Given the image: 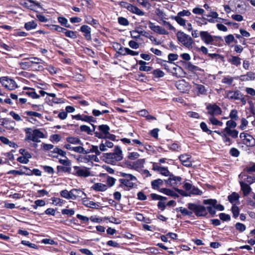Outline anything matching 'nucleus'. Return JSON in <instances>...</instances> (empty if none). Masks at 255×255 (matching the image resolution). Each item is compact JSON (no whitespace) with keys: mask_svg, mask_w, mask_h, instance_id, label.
<instances>
[{"mask_svg":"<svg viewBox=\"0 0 255 255\" xmlns=\"http://www.w3.org/2000/svg\"><path fill=\"white\" fill-rule=\"evenodd\" d=\"M104 157L107 163L115 164L117 161L122 160L123 152L121 148L117 146L115 147L114 152L105 153Z\"/></svg>","mask_w":255,"mask_h":255,"instance_id":"nucleus-1","label":"nucleus"},{"mask_svg":"<svg viewBox=\"0 0 255 255\" xmlns=\"http://www.w3.org/2000/svg\"><path fill=\"white\" fill-rule=\"evenodd\" d=\"M120 175L123 178L119 179L120 182V187L125 186L127 188L126 190H129L133 187L134 183L133 181H136L137 179L136 177L131 174H128L125 172H120Z\"/></svg>","mask_w":255,"mask_h":255,"instance_id":"nucleus-2","label":"nucleus"},{"mask_svg":"<svg viewBox=\"0 0 255 255\" xmlns=\"http://www.w3.org/2000/svg\"><path fill=\"white\" fill-rule=\"evenodd\" d=\"M25 130L26 139L35 142H40V138H43L45 137L44 134L38 129L32 130L31 128H26Z\"/></svg>","mask_w":255,"mask_h":255,"instance_id":"nucleus-3","label":"nucleus"},{"mask_svg":"<svg viewBox=\"0 0 255 255\" xmlns=\"http://www.w3.org/2000/svg\"><path fill=\"white\" fill-rule=\"evenodd\" d=\"M200 36L202 41L206 45H215L216 39H221L220 36L212 35L207 31H200Z\"/></svg>","mask_w":255,"mask_h":255,"instance_id":"nucleus-4","label":"nucleus"},{"mask_svg":"<svg viewBox=\"0 0 255 255\" xmlns=\"http://www.w3.org/2000/svg\"><path fill=\"white\" fill-rule=\"evenodd\" d=\"M176 35L178 41L184 46L188 48L192 47L193 40L189 35L182 31H178Z\"/></svg>","mask_w":255,"mask_h":255,"instance_id":"nucleus-5","label":"nucleus"},{"mask_svg":"<svg viewBox=\"0 0 255 255\" xmlns=\"http://www.w3.org/2000/svg\"><path fill=\"white\" fill-rule=\"evenodd\" d=\"M187 207L198 217L205 216L207 215L206 208L202 205L190 203L187 204Z\"/></svg>","mask_w":255,"mask_h":255,"instance_id":"nucleus-6","label":"nucleus"},{"mask_svg":"<svg viewBox=\"0 0 255 255\" xmlns=\"http://www.w3.org/2000/svg\"><path fill=\"white\" fill-rule=\"evenodd\" d=\"M236 121L230 120L226 122L227 127L225 128V131L233 138H236L239 134V131L234 129L237 127Z\"/></svg>","mask_w":255,"mask_h":255,"instance_id":"nucleus-7","label":"nucleus"},{"mask_svg":"<svg viewBox=\"0 0 255 255\" xmlns=\"http://www.w3.org/2000/svg\"><path fill=\"white\" fill-rule=\"evenodd\" d=\"M73 174L79 177L86 178L92 175L90 168L85 166H74Z\"/></svg>","mask_w":255,"mask_h":255,"instance_id":"nucleus-8","label":"nucleus"},{"mask_svg":"<svg viewBox=\"0 0 255 255\" xmlns=\"http://www.w3.org/2000/svg\"><path fill=\"white\" fill-rule=\"evenodd\" d=\"M0 82L5 89L8 90H12L16 88L15 81L8 76L0 77Z\"/></svg>","mask_w":255,"mask_h":255,"instance_id":"nucleus-9","label":"nucleus"},{"mask_svg":"<svg viewBox=\"0 0 255 255\" xmlns=\"http://www.w3.org/2000/svg\"><path fill=\"white\" fill-rule=\"evenodd\" d=\"M240 137L242 139L244 144L248 146H253L255 145V139L251 135L242 132L240 134Z\"/></svg>","mask_w":255,"mask_h":255,"instance_id":"nucleus-10","label":"nucleus"},{"mask_svg":"<svg viewBox=\"0 0 255 255\" xmlns=\"http://www.w3.org/2000/svg\"><path fill=\"white\" fill-rule=\"evenodd\" d=\"M176 87L181 92L186 93L191 89V86L185 80H180L175 83Z\"/></svg>","mask_w":255,"mask_h":255,"instance_id":"nucleus-11","label":"nucleus"},{"mask_svg":"<svg viewBox=\"0 0 255 255\" xmlns=\"http://www.w3.org/2000/svg\"><path fill=\"white\" fill-rule=\"evenodd\" d=\"M207 109L208 110V114L211 116L219 115L222 113L221 109L215 104H209L207 106Z\"/></svg>","mask_w":255,"mask_h":255,"instance_id":"nucleus-12","label":"nucleus"},{"mask_svg":"<svg viewBox=\"0 0 255 255\" xmlns=\"http://www.w3.org/2000/svg\"><path fill=\"white\" fill-rule=\"evenodd\" d=\"M204 203L205 204H209L211 206H208L206 209L207 211V212H208L211 215H214L216 213V209L215 207V206L216 205L217 203V201L216 200L213 199H208V200H205L204 201Z\"/></svg>","mask_w":255,"mask_h":255,"instance_id":"nucleus-13","label":"nucleus"},{"mask_svg":"<svg viewBox=\"0 0 255 255\" xmlns=\"http://www.w3.org/2000/svg\"><path fill=\"white\" fill-rule=\"evenodd\" d=\"M226 95V97L230 100H238L242 96V93L239 90L227 91Z\"/></svg>","mask_w":255,"mask_h":255,"instance_id":"nucleus-14","label":"nucleus"},{"mask_svg":"<svg viewBox=\"0 0 255 255\" xmlns=\"http://www.w3.org/2000/svg\"><path fill=\"white\" fill-rule=\"evenodd\" d=\"M123 3L127 5L126 7L130 12L139 16H142L144 14V12L137 7L125 2Z\"/></svg>","mask_w":255,"mask_h":255,"instance_id":"nucleus-15","label":"nucleus"},{"mask_svg":"<svg viewBox=\"0 0 255 255\" xmlns=\"http://www.w3.org/2000/svg\"><path fill=\"white\" fill-rule=\"evenodd\" d=\"M179 158L182 164L187 167H190L192 165L191 156L188 154L181 155Z\"/></svg>","mask_w":255,"mask_h":255,"instance_id":"nucleus-16","label":"nucleus"},{"mask_svg":"<svg viewBox=\"0 0 255 255\" xmlns=\"http://www.w3.org/2000/svg\"><path fill=\"white\" fill-rule=\"evenodd\" d=\"M169 176V178L165 181L167 184H170L172 186H174L180 183L181 180L180 177L175 176L173 175H170Z\"/></svg>","mask_w":255,"mask_h":255,"instance_id":"nucleus-17","label":"nucleus"},{"mask_svg":"<svg viewBox=\"0 0 255 255\" xmlns=\"http://www.w3.org/2000/svg\"><path fill=\"white\" fill-rule=\"evenodd\" d=\"M80 30L84 33V35L87 40H91V29L89 26L82 25L80 28Z\"/></svg>","mask_w":255,"mask_h":255,"instance_id":"nucleus-18","label":"nucleus"},{"mask_svg":"<svg viewBox=\"0 0 255 255\" xmlns=\"http://www.w3.org/2000/svg\"><path fill=\"white\" fill-rule=\"evenodd\" d=\"M113 146V143L106 138L102 141L101 143L99 145V148L101 151H105L107 150V148H112Z\"/></svg>","mask_w":255,"mask_h":255,"instance_id":"nucleus-19","label":"nucleus"},{"mask_svg":"<svg viewBox=\"0 0 255 255\" xmlns=\"http://www.w3.org/2000/svg\"><path fill=\"white\" fill-rule=\"evenodd\" d=\"M183 70L180 66L173 64V66L171 68L170 72L176 77H181Z\"/></svg>","mask_w":255,"mask_h":255,"instance_id":"nucleus-20","label":"nucleus"},{"mask_svg":"<svg viewBox=\"0 0 255 255\" xmlns=\"http://www.w3.org/2000/svg\"><path fill=\"white\" fill-rule=\"evenodd\" d=\"M240 184L241 187V190L243 191L245 196H248L251 192L252 188L250 185L243 181H240Z\"/></svg>","mask_w":255,"mask_h":255,"instance_id":"nucleus-21","label":"nucleus"},{"mask_svg":"<svg viewBox=\"0 0 255 255\" xmlns=\"http://www.w3.org/2000/svg\"><path fill=\"white\" fill-rule=\"evenodd\" d=\"M20 5L24 7L33 9L34 7V3L31 0H17Z\"/></svg>","mask_w":255,"mask_h":255,"instance_id":"nucleus-22","label":"nucleus"},{"mask_svg":"<svg viewBox=\"0 0 255 255\" xmlns=\"http://www.w3.org/2000/svg\"><path fill=\"white\" fill-rule=\"evenodd\" d=\"M92 188L96 191L103 192L107 190L108 186L101 183H97L92 186Z\"/></svg>","mask_w":255,"mask_h":255,"instance_id":"nucleus-23","label":"nucleus"},{"mask_svg":"<svg viewBox=\"0 0 255 255\" xmlns=\"http://www.w3.org/2000/svg\"><path fill=\"white\" fill-rule=\"evenodd\" d=\"M145 160L144 159H138L133 162L132 168L136 171H139L143 167Z\"/></svg>","mask_w":255,"mask_h":255,"instance_id":"nucleus-24","label":"nucleus"},{"mask_svg":"<svg viewBox=\"0 0 255 255\" xmlns=\"http://www.w3.org/2000/svg\"><path fill=\"white\" fill-rule=\"evenodd\" d=\"M255 79V74L253 72H248L245 75H241L240 77V79L242 81H249L254 80Z\"/></svg>","mask_w":255,"mask_h":255,"instance_id":"nucleus-25","label":"nucleus"},{"mask_svg":"<svg viewBox=\"0 0 255 255\" xmlns=\"http://www.w3.org/2000/svg\"><path fill=\"white\" fill-rule=\"evenodd\" d=\"M66 140L68 142L74 145L80 144L82 145L83 143L79 138L73 136H70L66 138Z\"/></svg>","mask_w":255,"mask_h":255,"instance_id":"nucleus-26","label":"nucleus"},{"mask_svg":"<svg viewBox=\"0 0 255 255\" xmlns=\"http://www.w3.org/2000/svg\"><path fill=\"white\" fill-rule=\"evenodd\" d=\"M241 59L238 56H231L228 61L232 64L238 66L241 63Z\"/></svg>","mask_w":255,"mask_h":255,"instance_id":"nucleus-27","label":"nucleus"},{"mask_svg":"<svg viewBox=\"0 0 255 255\" xmlns=\"http://www.w3.org/2000/svg\"><path fill=\"white\" fill-rule=\"evenodd\" d=\"M138 64L140 65L139 70L141 71L148 72L151 70V67H150L149 66H147L145 65L146 64V62L144 61H142V60L139 61Z\"/></svg>","mask_w":255,"mask_h":255,"instance_id":"nucleus-28","label":"nucleus"},{"mask_svg":"<svg viewBox=\"0 0 255 255\" xmlns=\"http://www.w3.org/2000/svg\"><path fill=\"white\" fill-rule=\"evenodd\" d=\"M83 202L84 205L89 208L98 209L100 207L98 203H95L93 201L85 200Z\"/></svg>","mask_w":255,"mask_h":255,"instance_id":"nucleus-29","label":"nucleus"},{"mask_svg":"<svg viewBox=\"0 0 255 255\" xmlns=\"http://www.w3.org/2000/svg\"><path fill=\"white\" fill-rule=\"evenodd\" d=\"M93 127V130H92L90 128L86 125H82L80 126V130L82 131L87 132L89 134H92V132L95 130L96 126L92 124Z\"/></svg>","mask_w":255,"mask_h":255,"instance_id":"nucleus-30","label":"nucleus"},{"mask_svg":"<svg viewBox=\"0 0 255 255\" xmlns=\"http://www.w3.org/2000/svg\"><path fill=\"white\" fill-rule=\"evenodd\" d=\"M37 25V23L34 20H32L28 22H26L24 24V28L27 30H30L36 28Z\"/></svg>","mask_w":255,"mask_h":255,"instance_id":"nucleus-31","label":"nucleus"},{"mask_svg":"<svg viewBox=\"0 0 255 255\" xmlns=\"http://www.w3.org/2000/svg\"><path fill=\"white\" fill-rule=\"evenodd\" d=\"M73 189L74 194L75 195V200L78 198H84L85 197H86V194L80 189L75 188Z\"/></svg>","mask_w":255,"mask_h":255,"instance_id":"nucleus-32","label":"nucleus"},{"mask_svg":"<svg viewBox=\"0 0 255 255\" xmlns=\"http://www.w3.org/2000/svg\"><path fill=\"white\" fill-rule=\"evenodd\" d=\"M98 129L107 136V134H109L110 128L107 125H102L98 127Z\"/></svg>","mask_w":255,"mask_h":255,"instance_id":"nucleus-33","label":"nucleus"},{"mask_svg":"<svg viewBox=\"0 0 255 255\" xmlns=\"http://www.w3.org/2000/svg\"><path fill=\"white\" fill-rule=\"evenodd\" d=\"M171 18L175 20L181 26H184L186 25V20L177 15L176 16H172Z\"/></svg>","mask_w":255,"mask_h":255,"instance_id":"nucleus-34","label":"nucleus"},{"mask_svg":"<svg viewBox=\"0 0 255 255\" xmlns=\"http://www.w3.org/2000/svg\"><path fill=\"white\" fill-rule=\"evenodd\" d=\"M19 64L20 67L23 69H27L31 66L29 61L27 58H25L24 61L22 62H19Z\"/></svg>","mask_w":255,"mask_h":255,"instance_id":"nucleus-35","label":"nucleus"},{"mask_svg":"<svg viewBox=\"0 0 255 255\" xmlns=\"http://www.w3.org/2000/svg\"><path fill=\"white\" fill-rule=\"evenodd\" d=\"M31 157L30 154H26L25 156H20L17 158V160L20 163L26 164L29 161V159Z\"/></svg>","mask_w":255,"mask_h":255,"instance_id":"nucleus-36","label":"nucleus"},{"mask_svg":"<svg viewBox=\"0 0 255 255\" xmlns=\"http://www.w3.org/2000/svg\"><path fill=\"white\" fill-rule=\"evenodd\" d=\"M162 184L163 181L160 179L154 180L151 182V186L154 189H157Z\"/></svg>","mask_w":255,"mask_h":255,"instance_id":"nucleus-37","label":"nucleus"},{"mask_svg":"<svg viewBox=\"0 0 255 255\" xmlns=\"http://www.w3.org/2000/svg\"><path fill=\"white\" fill-rule=\"evenodd\" d=\"M26 94L34 99H37L40 98V96L34 91L33 89H29V91L26 92Z\"/></svg>","mask_w":255,"mask_h":255,"instance_id":"nucleus-38","label":"nucleus"},{"mask_svg":"<svg viewBox=\"0 0 255 255\" xmlns=\"http://www.w3.org/2000/svg\"><path fill=\"white\" fill-rule=\"evenodd\" d=\"M73 151L79 153H83V154H87L89 153L88 150H85L82 146H75L73 147Z\"/></svg>","mask_w":255,"mask_h":255,"instance_id":"nucleus-39","label":"nucleus"},{"mask_svg":"<svg viewBox=\"0 0 255 255\" xmlns=\"http://www.w3.org/2000/svg\"><path fill=\"white\" fill-rule=\"evenodd\" d=\"M239 199V195L236 192L233 193L231 195L228 196L229 201L232 203H235Z\"/></svg>","mask_w":255,"mask_h":255,"instance_id":"nucleus-40","label":"nucleus"},{"mask_svg":"<svg viewBox=\"0 0 255 255\" xmlns=\"http://www.w3.org/2000/svg\"><path fill=\"white\" fill-rule=\"evenodd\" d=\"M223 141L226 145H230L232 143L231 139L228 136L229 135L226 132L225 133H221Z\"/></svg>","mask_w":255,"mask_h":255,"instance_id":"nucleus-41","label":"nucleus"},{"mask_svg":"<svg viewBox=\"0 0 255 255\" xmlns=\"http://www.w3.org/2000/svg\"><path fill=\"white\" fill-rule=\"evenodd\" d=\"M209 121H210L211 123L213 125L222 127L223 124V123L222 122L218 120L216 118L214 117V116H211L209 118Z\"/></svg>","mask_w":255,"mask_h":255,"instance_id":"nucleus-42","label":"nucleus"},{"mask_svg":"<svg viewBox=\"0 0 255 255\" xmlns=\"http://www.w3.org/2000/svg\"><path fill=\"white\" fill-rule=\"evenodd\" d=\"M63 215H66L68 216H72L75 214V210L73 209H63L61 210Z\"/></svg>","mask_w":255,"mask_h":255,"instance_id":"nucleus-43","label":"nucleus"},{"mask_svg":"<svg viewBox=\"0 0 255 255\" xmlns=\"http://www.w3.org/2000/svg\"><path fill=\"white\" fill-rule=\"evenodd\" d=\"M229 118L231 120L237 121L239 119L237 110L235 109L232 110L229 114Z\"/></svg>","mask_w":255,"mask_h":255,"instance_id":"nucleus-44","label":"nucleus"},{"mask_svg":"<svg viewBox=\"0 0 255 255\" xmlns=\"http://www.w3.org/2000/svg\"><path fill=\"white\" fill-rule=\"evenodd\" d=\"M64 33L65 34V36L68 37L73 39H75L77 37L76 32L73 31L65 29V31H64Z\"/></svg>","mask_w":255,"mask_h":255,"instance_id":"nucleus-45","label":"nucleus"},{"mask_svg":"<svg viewBox=\"0 0 255 255\" xmlns=\"http://www.w3.org/2000/svg\"><path fill=\"white\" fill-rule=\"evenodd\" d=\"M58 21L61 25L66 27H70V25L68 24V20L64 17H58Z\"/></svg>","mask_w":255,"mask_h":255,"instance_id":"nucleus-46","label":"nucleus"},{"mask_svg":"<svg viewBox=\"0 0 255 255\" xmlns=\"http://www.w3.org/2000/svg\"><path fill=\"white\" fill-rule=\"evenodd\" d=\"M45 205V202L43 200H37L34 202V205H32V207L36 209L38 207L44 206Z\"/></svg>","mask_w":255,"mask_h":255,"instance_id":"nucleus-47","label":"nucleus"},{"mask_svg":"<svg viewBox=\"0 0 255 255\" xmlns=\"http://www.w3.org/2000/svg\"><path fill=\"white\" fill-rule=\"evenodd\" d=\"M28 60L31 66L32 64H42L44 62L42 60L37 57H31Z\"/></svg>","mask_w":255,"mask_h":255,"instance_id":"nucleus-48","label":"nucleus"},{"mask_svg":"<svg viewBox=\"0 0 255 255\" xmlns=\"http://www.w3.org/2000/svg\"><path fill=\"white\" fill-rule=\"evenodd\" d=\"M149 27L153 31L155 32L159 33L160 31V29L161 28V27L159 25H156L154 24V23L149 22Z\"/></svg>","mask_w":255,"mask_h":255,"instance_id":"nucleus-49","label":"nucleus"},{"mask_svg":"<svg viewBox=\"0 0 255 255\" xmlns=\"http://www.w3.org/2000/svg\"><path fill=\"white\" fill-rule=\"evenodd\" d=\"M233 82V79L231 76H228L226 77H224L222 80V82L224 84H227L229 85H230L232 84Z\"/></svg>","mask_w":255,"mask_h":255,"instance_id":"nucleus-50","label":"nucleus"},{"mask_svg":"<svg viewBox=\"0 0 255 255\" xmlns=\"http://www.w3.org/2000/svg\"><path fill=\"white\" fill-rule=\"evenodd\" d=\"M176 210L180 212L182 214V215L184 216H191L192 214V212L188 211L187 209H186V208H184L183 207L177 208Z\"/></svg>","mask_w":255,"mask_h":255,"instance_id":"nucleus-51","label":"nucleus"},{"mask_svg":"<svg viewBox=\"0 0 255 255\" xmlns=\"http://www.w3.org/2000/svg\"><path fill=\"white\" fill-rule=\"evenodd\" d=\"M236 229L240 232L245 231L246 229L245 225L241 223H237L235 225Z\"/></svg>","mask_w":255,"mask_h":255,"instance_id":"nucleus-52","label":"nucleus"},{"mask_svg":"<svg viewBox=\"0 0 255 255\" xmlns=\"http://www.w3.org/2000/svg\"><path fill=\"white\" fill-rule=\"evenodd\" d=\"M189 193L192 194L198 195H201L202 194V192L195 186H192V188L189 191Z\"/></svg>","mask_w":255,"mask_h":255,"instance_id":"nucleus-53","label":"nucleus"},{"mask_svg":"<svg viewBox=\"0 0 255 255\" xmlns=\"http://www.w3.org/2000/svg\"><path fill=\"white\" fill-rule=\"evenodd\" d=\"M173 62L164 61V63L162 64V66L164 67L165 70L170 72L171 68L173 66Z\"/></svg>","mask_w":255,"mask_h":255,"instance_id":"nucleus-54","label":"nucleus"},{"mask_svg":"<svg viewBox=\"0 0 255 255\" xmlns=\"http://www.w3.org/2000/svg\"><path fill=\"white\" fill-rule=\"evenodd\" d=\"M150 197L151 199L153 200H162L166 199V197L161 196L160 195L154 193L151 194Z\"/></svg>","mask_w":255,"mask_h":255,"instance_id":"nucleus-55","label":"nucleus"},{"mask_svg":"<svg viewBox=\"0 0 255 255\" xmlns=\"http://www.w3.org/2000/svg\"><path fill=\"white\" fill-rule=\"evenodd\" d=\"M200 128L203 131L207 132L208 134H211L212 131L208 128L206 124L204 122H202L200 124Z\"/></svg>","mask_w":255,"mask_h":255,"instance_id":"nucleus-56","label":"nucleus"},{"mask_svg":"<svg viewBox=\"0 0 255 255\" xmlns=\"http://www.w3.org/2000/svg\"><path fill=\"white\" fill-rule=\"evenodd\" d=\"M119 23L122 25L127 26L129 24V22L128 19L123 17H119L118 18Z\"/></svg>","mask_w":255,"mask_h":255,"instance_id":"nucleus-57","label":"nucleus"},{"mask_svg":"<svg viewBox=\"0 0 255 255\" xmlns=\"http://www.w3.org/2000/svg\"><path fill=\"white\" fill-rule=\"evenodd\" d=\"M85 21L86 23L92 25H96L97 24V20L90 16H87L86 17Z\"/></svg>","mask_w":255,"mask_h":255,"instance_id":"nucleus-58","label":"nucleus"},{"mask_svg":"<svg viewBox=\"0 0 255 255\" xmlns=\"http://www.w3.org/2000/svg\"><path fill=\"white\" fill-rule=\"evenodd\" d=\"M90 159V155L82 156H79L77 158V160L80 162H88Z\"/></svg>","mask_w":255,"mask_h":255,"instance_id":"nucleus-59","label":"nucleus"},{"mask_svg":"<svg viewBox=\"0 0 255 255\" xmlns=\"http://www.w3.org/2000/svg\"><path fill=\"white\" fill-rule=\"evenodd\" d=\"M153 74L156 77H157V78L163 77L164 76V72L159 69L154 70L153 72Z\"/></svg>","mask_w":255,"mask_h":255,"instance_id":"nucleus-60","label":"nucleus"},{"mask_svg":"<svg viewBox=\"0 0 255 255\" xmlns=\"http://www.w3.org/2000/svg\"><path fill=\"white\" fill-rule=\"evenodd\" d=\"M232 213L233 214V217L235 218H237L238 217L240 213V210L238 208V207L233 205L232 208Z\"/></svg>","mask_w":255,"mask_h":255,"instance_id":"nucleus-61","label":"nucleus"},{"mask_svg":"<svg viewBox=\"0 0 255 255\" xmlns=\"http://www.w3.org/2000/svg\"><path fill=\"white\" fill-rule=\"evenodd\" d=\"M169 148L173 151H179L181 150L180 146L177 143H172L168 145Z\"/></svg>","mask_w":255,"mask_h":255,"instance_id":"nucleus-62","label":"nucleus"},{"mask_svg":"<svg viewBox=\"0 0 255 255\" xmlns=\"http://www.w3.org/2000/svg\"><path fill=\"white\" fill-rule=\"evenodd\" d=\"M69 191L66 189L63 190L60 192V196L67 200H69Z\"/></svg>","mask_w":255,"mask_h":255,"instance_id":"nucleus-63","label":"nucleus"},{"mask_svg":"<svg viewBox=\"0 0 255 255\" xmlns=\"http://www.w3.org/2000/svg\"><path fill=\"white\" fill-rule=\"evenodd\" d=\"M246 183L251 184L255 182V176H247L245 179Z\"/></svg>","mask_w":255,"mask_h":255,"instance_id":"nucleus-64","label":"nucleus"}]
</instances>
